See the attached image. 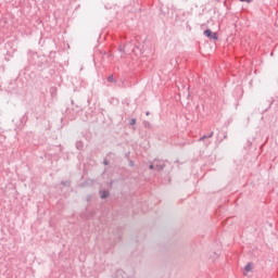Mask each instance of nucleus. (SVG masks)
I'll use <instances>...</instances> for the list:
<instances>
[{"label": "nucleus", "mask_w": 278, "mask_h": 278, "mask_svg": "<svg viewBox=\"0 0 278 278\" xmlns=\"http://www.w3.org/2000/svg\"><path fill=\"white\" fill-rule=\"evenodd\" d=\"M155 170H162L164 168V162L162 161H154Z\"/></svg>", "instance_id": "f03ea898"}, {"label": "nucleus", "mask_w": 278, "mask_h": 278, "mask_svg": "<svg viewBox=\"0 0 278 278\" xmlns=\"http://www.w3.org/2000/svg\"><path fill=\"white\" fill-rule=\"evenodd\" d=\"M244 270L245 273H251V270H253V264L249 263L248 265H245Z\"/></svg>", "instance_id": "20e7f679"}, {"label": "nucleus", "mask_w": 278, "mask_h": 278, "mask_svg": "<svg viewBox=\"0 0 278 278\" xmlns=\"http://www.w3.org/2000/svg\"><path fill=\"white\" fill-rule=\"evenodd\" d=\"M204 36H206V38H210L211 40H218V36L216 35V33H213L210 29H206L204 31Z\"/></svg>", "instance_id": "f257e3e1"}, {"label": "nucleus", "mask_w": 278, "mask_h": 278, "mask_svg": "<svg viewBox=\"0 0 278 278\" xmlns=\"http://www.w3.org/2000/svg\"><path fill=\"white\" fill-rule=\"evenodd\" d=\"M212 136H214V132H211L208 136H203L202 138H200V140H205V138H212Z\"/></svg>", "instance_id": "39448f33"}, {"label": "nucleus", "mask_w": 278, "mask_h": 278, "mask_svg": "<svg viewBox=\"0 0 278 278\" xmlns=\"http://www.w3.org/2000/svg\"><path fill=\"white\" fill-rule=\"evenodd\" d=\"M242 1L243 3H253V0H240Z\"/></svg>", "instance_id": "423d86ee"}, {"label": "nucleus", "mask_w": 278, "mask_h": 278, "mask_svg": "<svg viewBox=\"0 0 278 278\" xmlns=\"http://www.w3.org/2000/svg\"><path fill=\"white\" fill-rule=\"evenodd\" d=\"M109 79H112V76H111V77H109Z\"/></svg>", "instance_id": "1a4fd4ad"}, {"label": "nucleus", "mask_w": 278, "mask_h": 278, "mask_svg": "<svg viewBox=\"0 0 278 278\" xmlns=\"http://www.w3.org/2000/svg\"><path fill=\"white\" fill-rule=\"evenodd\" d=\"M130 125H136V118L130 119Z\"/></svg>", "instance_id": "0eeeda50"}, {"label": "nucleus", "mask_w": 278, "mask_h": 278, "mask_svg": "<svg viewBox=\"0 0 278 278\" xmlns=\"http://www.w3.org/2000/svg\"><path fill=\"white\" fill-rule=\"evenodd\" d=\"M110 197V192L108 191H100V199H108Z\"/></svg>", "instance_id": "7ed1b4c3"}, {"label": "nucleus", "mask_w": 278, "mask_h": 278, "mask_svg": "<svg viewBox=\"0 0 278 278\" xmlns=\"http://www.w3.org/2000/svg\"><path fill=\"white\" fill-rule=\"evenodd\" d=\"M153 168H155V163L150 165V170H153Z\"/></svg>", "instance_id": "6e6552de"}]
</instances>
